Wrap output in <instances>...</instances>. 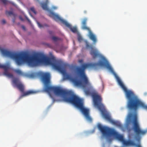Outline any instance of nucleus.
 <instances>
[{
  "mask_svg": "<svg viewBox=\"0 0 147 147\" xmlns=\"http://www.w3.org/2000/svg\"><path fill=\"white\" fill-rule=\"evenodd\" d=\"M67 78L69 79V78L70 77V76H69V75L67 74Z\"/></svg>",
  "mask_w": 147,
  "mask_h": 147,
  "instance_id": "30",
  "label": "nucleus"
},
{
  "mask_svg": "<svg viewBox=\"0 0 147 147\" xmlns=\"http://www.w3.org/2000/svg\"><path fill=\"white\" fill-rule=\"evenodd\" d=\"M6 23V21L5 20H3L2 21V23L3 24H5Z\"/></svg>",
  "mask_w": 147,
  "mask_h": 147,
  "instance_id": "25",
  "label": "nucleus"
},
{
  "mask_svg": "<svg viewBox=\"0 0 147 147\" xmlns=\"http://www.w3.org/2000/svg\"><path fill=\"white\" fill-rule=\"evenodd\" d=\"M25 18H26V20H27V21L29 22V23H30V20L28 19V18H27V17L26 16H25Z\"/></svg>",
  "mask_w": 147,
  "mask_h": 147,
  "instance_id": "26",
  "label": "nucleus"
},
{
  "mask_svg": "<svg viewBox=\"0 0 147 147\" xmlns=\"http://www.w3.org/2000/svg\"><path fill=\"white\" fill-rule=\"evenodd\" d=\"M20 19L22 21H23L24 19H23L22 18V17L21 16H20L19 17Z\"/></svg>",
  "mask_w": 147,
  "mask_h": 147,
  "instance_id": "28",
  "label": "nucleus"
},
{
  "mask_svg": "<svg viewBox=\"0 0 147 147\" xmlns=\"http://www.w3.org/2000/svg\"><path fill=\"white\" fill-rule=\"evenodd\" d=\"M123 142V145L125 146L129 145H133L134 144V142L131 140L126 141L123 139V141L121 142Z\"/></svg>",
  "mask_w": 147,
  "mask_h": 147,
  "instance_id": "14",
  "label": "nucleus"
},
{
  "mask_svg": "<svg viewBox=\"0 0 147 147\" xmlns=\"http://www.w3.org/2000/svg\"><path fill=\"white\" fill-rule=\"evenodd\" d=\"M88 31L89 32V37L93 41V43L95 44L97 41L96 38L95 36L92 33L90 29L89 30H88Z\"/></svg>",
  "mask_w": 147,
  "mask_h": 147,
  "instance_id": "12",
  "label": "nucleus"
},
{
  "mask_svg": "<svg viewBox=\"0 0 147 147\" xmlns=\"http://www.w3.org/2000/svg\"><path fill=\"white\" fill-rule=\"evenodd\" d=\"M12 83L13 84L16 85L20 92L23 93V96H27L36 92L35 91L32 90L24 92V88L23 85L17 78H14L12 80Z\"/></svg>",
  "mask_w": 147,
  "mask_h": 147,
  "instance_id": "6",
  "label": "nucleus"
},
{
  "mask_svg": "<svg viewBox=\"0 0 147 147\" xmlns=\"http://www.w3.org/2000/svg\"><path fill=\"white\" fill-rule=\"evenodd\" d=\"M85 93L87 94H90V91L88 90H86L85 91Z\"/></svg>",
  "mask_w": 147,
  "mask_h": 147,
  "instance_id": "24",
  "label": "nucleus"
},
{
  "mask_svg": "<svg viewBox=\"0 0 147 147\" xmlns=\"http://www.w3.org/2000/svg\"><path fill=\"white\" fill-rule=\"evenodd\" d=\"M5 14L7 16H12L14 18L13 19L12 21L13 23L15 22V18L17 16V14L14 13L12 11H5Z\"/></svg>",
  "mask_w": 147,
  "mask_h": 147,
  "instance_id": "13",
  "label": "nucleus"
},
{
  "mask_svg": "<svg viewBox=\"0 0 147 147\" xmlns=\"http://www.w3.org/2000/svg\"><path fill=\"white\" fill-rule=\"evenodd\" d=\"M0 1L2 2L4 4L6 5L8 3V1L7 0H0Z\"/></svg>",
  "mask_w": 147,
  "mask_h": 147,
  "instance_id": "22",
  "label": "nucleus"
},
{
  "mask_svg": "<svg viewBox=\"0 0 147 147\" xmlns=\"http://www.w3.org/2000/svg\"><path fill=\"white\" fill-rule=\"evenodd\" d=\"M0 51L4 56L14 59L18 65L26 63L30 66L35 67L40 64H45L51 65L61 72L63 71L60 62L53 58H48L41 53H36L30 56L24 52L16 53L4 49H1Z\"/></svg>",
  "mask_w": 147,
  "mask_h": 147,
  "instance_id": "2",
  "label": "nucleus"
},
{
  "mask_svg": "<svg viewBox=\"0 0 147 147\" xmlns=\"http://www.w3.org/2000/svg\"><path fill=\"white\" fill-rule=\"evenodd\" d=\"M36 23L38 24V27L39 28H44L45 27H48V26L46 24H45L43 25H42L41 24H40V23L39 22H38L37 21H36Z\"/></svg>",
  "mask_w": 147,
  "mask_h": 147,
  "instance_id": "18",
  "label": "nucleus"
},
{
  "mask_svg": "<svg viewBox=\"0 0 147 147\" xmlns=\"http://www.w3.org/2000/svg\"><path fill=\"white\" fill-rule=\"evenodd\" d=\"M102 114L103 116L105 119L109 121L110 122L111 121L112 119H111L110 115L108 113L105 112H102Z\"/></svg>",
  "mask_w": 147,
  "mask_h": 147,
  "instance_id": "15",
  "label": "nucleus"
},
{
  "mask_svg": "<svg viewBox=\"0 0 147 147\" xmlns=\"http://www.w3.org/2000/svg\"><path fill=\"white\" fill-rule=\"evenodd\" d=\"M86 44V47L87 48H90L91 49L90 54L92 56L93 59H95L98 57H100L101 55L99 53L98 50L96 49H94L92 46L89 45L88 42L86 40L85 41Z\"/></svg>",
  "mask_w": 147,
  "mask_h": 147,
  "instance_id": "9",
  "label": "nucleus"
},
{
  "mask_svg": "<svg viewBox=\"0 0 147 147\" xmlns=\"http://www.w3.org/2000/svg\"><path fill=\"white\" fill-rule=\"evenodd\" d=\"M49 16L53 18L56 21H61L62 23L64 24L66 26L69 28L71 31L74 33L77 32V29L76 27H72L71 25L65 21L61 19L59 16L51 11H50L49 13Z\"/></svg>",
  "mask_w": 147,
  "mask_h": 147,
  "instance_id": "7",
  "label": "nucleus"
},
{
  "mask_svg": "<svg viewBox=\"0 0 147 147\" xmlns=\"http://www.w3.org/2000/svg\"><path fill=\"white\" fill-rule=\"evenodd\" d=\"M41 6L44 10L48 11L49 9L47 6V3H44L41 4Z\"/></svg>",
  "mask_w": 147,
  "mask_h": 147,
  "instance_id": "16",
  "label": "nucleus"
},
{
  "mask_svg": "<svg viewBox=\"0 0 147 147\" xmlns=\"http://www.w3.org/2000/svg\"><path fill=\"white\" fill-rule=\"evenodd\" d=\"M78 40L79 41H81L82 40V36H78Z\"/></svg>",
  "mask_w": 147,
  "mask_h": 147,
  "instance_id": "23",
  "label": "nucleus"
},
{
  "mask_svg": "<svg viewBox=\"0 0 147 147\" xmlns=\"http://www.w3.org/2000/svg\"><path fill=\"white\" fill-rule=\"evenodd\" d=\"M13 71L18 75H21L23 74L22 71L20 69H13Z\"/></svg>",
  "mask_w": 147,
  "mask_h": 147,
  "instance_id": "19",
  "label": "nucleus"
},
{
  "mask_svg": "<svg viewBox=\"0 0 147 147\" xmlns=\"http://www.w3.org/2000/svg\"><path fill=\"white\" fill-rule=\"evenodd\" d=\"M30 10L32 11L33 13H34L35 14H36V12L35 11L34 8V7H31L30 9Z\"/></svg>",
  "mask_w": 147,
  "mask_h": 147,
  "instance_id": "21",
  "label": "nucleus"
},
{
  "mask_svg": "<svg viewBox=\"0 0 147 147\" xmlns=\"http://www.w3.org/2000/svg\"><path fill=\"white\" fill-rule=\"evenodd\" d=\"M125 93L126 96L128 99L127 104L128 108L133 112L129 113L127 115V121L132 124V129L136 135V140L138 144L134 142L133 146L136 147H142L140 144V136H144L147 133V130H143L140 127L138 121L137 110L138 107L147 109V106L142 102L134 93L130 90H123Z\"/></svg>",
  "mask_w": 147,
  "mask_h": 147,
  "instance_id": "3",
  "label": "nucleus"
},
{
  "mask_svg": "<svg viewBox=\"0 0 147 147\" xmlns=\"http://www.w3.org/2000/svg\"><path fill=\"white\" fill-rule=\"evenodd\" d=\"M102 59L105 62L100 61L98 63H90L84 64L82 65L81 67L78 66L76 67L74 69L75 74L77 76L81 77L82 81L79 80L75 78H72L71 81L76 86H81L83 88H85L87 86L90 85V84L89 82L88 78L86 75L85 72V69L87 68L94 67L98 65L104 66L112 73L116 75L109 62L104 57H103Z\"/></svg>",
  "mask_w": 147,
  "mask_h": 147,
  "instance_id": "4",
  "label": "nucleus"
},
{
  "mask_svg": "<svg viewBox=\"0 0 147 147\" xmlns=\"http://www.w3.org/2000/svg\"><path fill=\"white\" fill-rule=\"evenodd\" d=\"M9 68V66L8 65H2L0 63V69H4V74L7 77L11 78H13V75L8 71V70Z\"/></svg>",
  "mask_w": 147,
  "mask_h": 147,
  "instance_id": "10",
  "label": "nucleus"
},
{
  "mask_svg": "<svg viewBox=\"0 0 147 147\" xmlns=\"http://www.w3.org/2000/svg\"><path fill=\"white\" fill-rule=\"evenodd\" d=\"M22 28L23 30H25V29H26V28H25V27L24 26H23V25H22Z\"/></svg>",
  "mask_w": 147,
  "mask_h": 147,
  "instance_id": "27",
  "label": "nucleus"
},
{
  "mask_svg": "<svg viewBox=\"0 0 147 147\" xmlns=\"http://www.w3.org/2000/svg\"><path fill=\"white\" fill-rule=\"evenodd\" d=\"M82 61H82V60H80L79 61V62H80V63H82Z\"/></svg>",
  "mask_w": 147,
  "mask_h": 147,
  "instance_id": "31",
  "label": "nucleus"
},
{
  "mask_svg": "<svg viewBox=\"0 0 147 147\" xmlns=\"http://www.w3.org/2000/svg\"><path fill=\"white\" fill-rule=\"evenodd\" d=\"M52 40L54 41H57L60 40V38L55 36H53L52 38Z\"/></svg>",
  "mask_w": 147,
  "mask_h": 147,
  "instance_id": "20",
  "label": "nucleus"
},
{
  "mask_svg": "<svg viewBox=\"0 0 147 147\" xmlns=\"http://www.w3.org/2000/svg\"><path fill=\"white\" fill-rule=\"evenodd\" d=\"M110 122L115 125L120 127H121L122 126V125L119 122L117 121H115L112 119Z\"/></svg>",
  "mask_w": 147,
  "mask_h": 147,
  "instance_id": "17",
  "label": "nucleus"
},
{
  "mask_svg": "<svg viewBox=\"0 0 147 147\" xmlns=\"http://www.w3.org/2000/svg\"><path fill=\"white\" fill-rule=\"evenodd\" d=\"M87 20V19L86 18H84L82 22V28L85 30H89L90 28L86 26V22Z\"/></svg>",
  "mask_w": 147,
  "mask_h": 147,
  "instance_id": "11",
  "label": "nucleus"
},
{
  "mask_svg": "<svg viewBox=\"0 0 147 147\" xmlns=\"http://www.w3.org/2000/svg\"><path fill=\"white\" fill-rule=\"evenodd\" d=\"M42 82L44 85V90L49 93L52 97L51 92H53L57 96L63 97V100L72 104L79 109L88 121L91 122L92 118L89 115V110L84 107L83 99L75 94L73 92L63 89L59 87L50 86L51 76L48 73H42L40 74Z\"/></svg>",
  "mask_w": 147,
  "mask_h": 147,
  "instance_id": "1",
  "label": "nucleus"
},
{
  "mask_svg": "<svg viewBox=\"0 0 147 147\" xmlns=\"http://www.w3.org/2000/svg\"><path fill=\"white\" fill-rule=\"evenodd\" d=\"M53 32L51 31H49V33L50 34H53Z\"/></svg>",
  "mask_w": 147,
  "mask_h": 147,
  "instance_id": "29",
  "label": "nucleus"
},
{
  "mask_svg": "<svg viewBox=\"0 0 147 147\" xmlns=\"http://www.w3.org/2000/svg\"><path fill=\"white\" fill-rule=\"evenodd\" d=\"M97 127L104 136H107L112 135L115 138L119 141L121 142L123 141L124 138L123 136L119 134L114 129L102 126L100 124H98Z\"/></svg>",
  "mask_w": 147,
  "mask_h": 147,
  "instance_id": "5",
  "label": "nucleus"
},
{
  "mask_svg": "<svg viewBox=\"0 0 147 147\" xmlns=\"http://www.w3.org/2000/svg\"><path fill=\"white\" fill-rule=\"evenodd\" d=\"M94 105L96 106L98 109L102 111L105 109L104 106L102 103V99L100 96L96 94L92 95Z\"/></svg>",
  "mask_w": 147,
  "mask_h": 147,
  "instance_id": "8",
  "label": "nucleus"
}]
</instances>
